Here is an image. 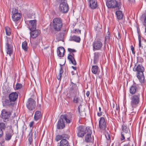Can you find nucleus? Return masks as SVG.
<instances>
[{
    "label": "nucleus",
    "instance_id": "38",
    "mask_svg": "<svg viewBox=\"0 0 146 146\" xmlns=\"http://www.w3.org/2000/svg\"><path fill=\"white\" fill-rule=\"evenodd\" d=\"M6 49L7 50V54H9L10 56H11L13 52V48H7Z\"/></svg>",
    "mask_w": 146,
    "mask_h": 146
},
{
    "label": "nucleus",
    "instance_id": "28",
    "mask_svg": "<svg viewBox=\"0 0 146 146\" xmlns=\"http://www.w3.org/2000/svg\"><path fill=\"white\" fill-rule=\"evenodd\" d=\"M70 39L71 40H73L77 42H80V38L79 36L74 35L70 37Z\"/></svg>",
    "mask_w": 146,
    "mask_h": 146
},
{
    "label": "nucleus",
    "instance_id": "23",
    "mask_svg": "<svg viewBox=\"0 0 146 146\" xmlns=\"http://www.w3.org/2000/svg\"><path fill=\"white\" fill-rule=\"evenodd\" d=\"M60 146H70V145L68 141L65 139H62L60 141Z\"/></svg>",
    "mask_w": 146,
    "mask_h": 146
},
{
    "label": "nucleus",
    "instance_id": "56",
    "mask_svg": "<svg viewBox=\"0 0 146 146\" xmlns=\"http://www.w3.org/2000/svg\"><path fill=\"white\" fill-rule=\"evenodd\" d=\"M34 122L33 121H31L30 122L29 124V126L30 127H32L33 125L34 124Z\"/></svg>",
    "mask_w": 146,
    "mask_h": 146
},
{
    "label": "nucleus",
    "instance_id": "34",
    "mask_svg": "<svg viewBox=\"0 0 146 146\" xmlns=\"http://www.w3.org/2000/svg\"><path fill=\"white\" fill-rule=\"evenodd\" d=\"M6 33L7 35L9 36L11 34V29L8 27H6L5 28Z\"/></svg>",
    "mask_w": 146,
    "mask_h": 146
},
{
    "label": "nucleus",
    "instance_id": "16",
    "mask_svg": "<svg viewBox=\"0 0 146 146\" xmlns=\"http://www.w3.org/2000/svg\"><path fill=\"white\" fill-rule=\"evenodd\" d=\"M18 94L17 92H12L9 96V99L13 102H14L18 97Z\"/></svg>",
    "mask_w": 146,
    "mask_h": 146
},
{
    "label": "nucleus",
    "instance_id": "2",
    "mask_svg": "<svg viewBox=\"0 0 146 146\" xmlns=\"http://www.w3.org/2000/svg\"><path fill=\"white\" fill-rule=\"evenodd\" d=\"M145 68L141 64H136L133 68V71L136 72V76L139 82L141 83H144L145 81V77L143 72Z\"/></svg>",
    "mask_w": 146,
    "mask_h": 146
},
{
    "label": "nucleus",
    "instance_id": "63",
    "mask_svg": "<svg viewBox=\"0 0 146 146\" xmlns=\"http://www.w3.org/2000/svg\"><path fill=\"white\" fill-rule=\"evenodd\" d=\"M145 23L146 24V16L144 18Z\"/></svg>",
    "mask_w": 146,
    "mask_h": 146
},
{
    "label": "nucleus",
    "instance_id": "25",
    "mask_svg": "<svg viewBox=\"0 0 146 146\" xmlns=\"http://www.w3.org/2000/svg\"><path fill=\"white\" fill-rule=\"evenodd\" d=\"M115 14L117 15V18L120 20L122 19L123 17V14L122 12L121 11H118L116 12Z\"/></svg>",
    "mask_w": 146,
    "mask_h": 146
},
{
    "label": "nucleus",
    "instance_id": "53",
    "mask_svg": "<svg viewBox=\"0 0 146 146\" xmlns=\"http://www.w3.org/2000/svg\"><path fill=\"white\" fill-rule=\"evenodd\" d=\"M124 146H133V145L131 143V142H128V143L124 145Z\"/></svg>",
    "mask_w": 146,
    "mask_h": 146
},
{
    "label": "nucleus",
    "instance_id": "20",
    "mask_svg": "<svg viewBox=\"0 0 146 146\" xmlns=\"http://www.w3.org/2000/svg\"><path fill=\"white\" fill-rule=\"evenodd\" d=\"M97 3L96 0H90L89 6L92 9H96L97 7Z\"/></svg>",
    "mask_w": 146,
    "mask_h": 146
},
{
    "label": "nucleus",
    "instance_id": "18",
    "mask_svg": "<svg viewBox=\"0 0 146 146\" xmlns=\"http://www.w3.org/2000/svg\"><path fill=\"white\" fill-rule=\"evenodd\" d=\"M88 130L89 131L85 134L86 135L85 138V141L87 143L90 142L92 139L91 136L92 131L90 129Z\"/></svg>",
    "mask_w": 146,
    "mask_h": 146
},
{
    "label": "nucleus",
    "instance_id": "22",
    "mask_svg": "<svg viewBox=\"0 0 146 146\" xmlns=\"http://www.w3.org/2000/svg\"><path fill=\"white\" fill-rule=\"evenodd\" d=\"M13 134V131L12 130H10L9 132H7L6 134L5 138V140L8 141L10 140Z\"/></svg>",
    "mask_w": 146,
    "mask_h": 146
},
{
    "label": "nucleus",
    "instance_id": "39",
    "mask_svg": "<svg viewBox=\"0 0 146 146\" xmlns=\"http://www.w3.org/2000/svg\"><path fill=\"white\" fill-rule=\"evenodd\" d=\"M110 40V33L109 32H108V34L106 36L105 41H106L107 42H109Z\"/></svg>",
    "mask_w": 146,
    "mask_h": 146
},
{
    "label": "nucleus",
    "instance_id": "12",
    "mask_svg": "<svg viewBox=\"0 0 146 146\" xmlns=\"http://www.w3.org/2000/svg\"><path fill=\"white\" fill-rule=\"evenodd\" d=\"M59 9L60 12L62 13H66L69 10V7L68 4L65 2H62L60 3Z\"/></svg>",
    "mask_w": 146,
    "mask_h": 146
},
{
    "label": "nucleus",
    "instance_id": "17",
    "mask_svg": "<svg viewBox=\"0 0 146 146\" xmlns=\"http://www.w3.org/2000/svg\"><path fill=\"white\" fill-rule=\"evenodd\" d=\"M3 105L4 106L12 107L14 105V102H13L11 101L8 99H5L3 102Z\"/></svg>",
    "mask_w": 146,
    "mask_h": 146
},
{
    "label": "nucleus",
    "instance_id": "44",
    "mask_svg": "<svg viewBox=\"0 0 146 146\" xmlns=\"http://www.w3.org/2000/svg\"><path fill=\"white\" fill-rule=\"evenodd\" d=\"M99 112L97 113V115L98 116L100 117L102 115V112L101 111V108L100 107L99 108Z\"/></svg>",
    "mask_w": 146,
    "mask_h": 146
},
{
    "label": "nucleus",
    "instance_id": "5",
    "mask_svg": "<svg viewBox=\"0 0 146 146\" xmlns=\"http://www.w3.org/2000/svg\"><path fill=\"white\" fill-rule=\"evenodd\" d=\"M106 5L108 8H116L120 9L121 7V3L118 2L116 0H110L106 2Z\"/></svg>",
    "mask_w": 146,
    "mask_h": 146
},
{
    "label": "nucleus",
    "instance_id": "52",
    "mask_svg": "<svg viewBox=\"0 0 146 146\" xmlns=\"http://www.w3.org/2000/svg\"><path fill=\"white\" fill-rule=\"evenodd\" d=\"M73 33H78V32L80 34H81V31L80 30H79V29H75L73 31Z\"/></svg>",
    "mask_w": 146,
    "mask_h": 146
},
{
    "label": "nucleus",
    "instance_id": "14",
    "mask_svg": "<svg viewBox=\"0 0 146 146\" xmlns=\"http://www.w3.org/2000/svg\"><path fill=\"white\" fill-rule=\"evenodd\" d=\"M137 85L135 84H133L130 87L129 92L132 95L137 94V93H140L139 91Z\"/></svg>",
    "mask_w": 146,
    "mask_h": 146
},
{
    "label": "nucleus",
    "instance_id": "45",
    "mask_svg": "<svg viewBox=\"0 0 146 146\" xmlns=\"http://www.w3.org/2000/svg\"><path fill=\"white\" fill-rule=\"evenodd\" d=\"M57 54L60 57H62L64 55V53H62L60 51L58 50V49L57 50Z\"/></svg>",
    "mask_w": 146,
    "mask_h": 146
},
{
    "label": "nucleus",
    "instance_id": "1",
    "mask_svg": "<svg viewBox=\"0 0 146 146\" xmlns=\"http://www.w3.org/2000/svg\"><path fill=\"white\" fill-rule=\"evenodd\" d=\"M141 94V93H137L132 95L130 98L131 113H135L137 111V108L140 102Z\"/></svg>",
    "mask_w": 146,
    "mask_h": 146
},
{
    "label": "nucleus",
    "instance_id": "40",
    "mask_svg": "<svg viewBox=\"0 0 146 146\" xmlns=\"http://www.w3.org/2000/svg\"><path fill=\"white\" fill-rule=\"evenodd\" d=\"M74 97L73 101L76 103H78L79 102L80 100L78 97H77V95L75 96Z\"/></svg>",
    "mask_w": 146,
    "mask_h": 146
},
{
    "label": "nucleus",
    "instance_id": "26",
    "mask_svg": "<svg viewBox=\"0 0 146 146\" xmlns=\"http://www.w3.org/2000/svg\"><path fill=\"white\" fill-rule=\"evenodd\" d=\"M60 68L59 74L57 76V78L58 80H60L62 74L63 72V70L62 67V65L60 64Z\"/></svg>",
    "mask_w": 146,
    "mask_h": 146
},
{
    "label": "nucleus",
    "instance_id": "48",
    "mask_svg": "<svg viewBox=\"0 0 146 146\" xmlns=\"http://www.w3.org/2000/svg\"><path fill=\"white\" fill-rule=\"evenodd\" d=\"M68 51L71 53H72V52H76V51L75 50L70 48H68Z\"/></svg>",
    "mask_w": 146,
    "mask_h": 146
},
{
    "label": "nucleus",
    "instance_id": "6",
    "mask_svg": "<svg viewBox=\"0 0 146 146\" xmlns=\"http://www.w3.org/2000/svg\"><path fill=\"white\" fill-rule=\"evenodd\" d=\"M77 128V136L80 137H82L85 134L89 131L88 130L90 129L89 127L82 125L79 126Z\"/></svg>",
    "mask_w": 146,
    "mask_h": 146
},
{
    "label": "nucleus",
    "instance_id": "27",
    "mask_svg": "<svg viewBox=\"0 0 146 146\" xmlns=\"http://www.w3.org/2000/svg\"><path fill=\"white\" fill-rule=\"evenodd\" d=\"M12 40L11 38H9L7 39V42L6 44V48H13V46L12 45Z\"/></svg>",
    "mask_w": 146,
    "mask_h": 146
},
{
    "label": "nucleus",
    "instance_id": "64",
    "mask_svg": "<svg viewBox=\"0 0 146 146\" xmlns=\"http://www.w3.org/2000/svg\"><path fill=\"white\" fill-rule=\"evenodd\" d=\"M144 25H145V32H146V24H145H145H144Z\"/></svg>",
    "mask_w": 146,
    "mask_h": 146
},
{
    "label": "nucleus",
    "instance_id": "49",
    "mask_svg": "<svg viewBox=\"0 0 146 146\" xmlns=\"http://www.w3.org/2000/svg\"><path fill=\"white\" fill-rule=\"evenodd\" d=\"M116 37L118 40L119 39L121 38V35L119 32H118L117 34L116 35Z\"/></svg>",
    "mask_w": 146,
    "mask_h": 146
},
{
    "label": "nucleus",
    "instance_id": "61",
    "mask_svg": "<svg viewBox=\"0 0 146 146\" xmlns=\"http://www.w3.org/2000/svg\"><path fill=\"white\" fill-rule=\"evenodd\" d=\"M115 107V105L113 104L112 105H111V108H114Z\"/></svg>",
    "mask_w": 146,
    "mask_h": 146
},
{
    "label": "nucleus",
    "instance_id": "50",
    "mask_svg": "<svg viewBox=\"0 0 146 146\" xmlns=\"http://www.w3.org/2000/svg\"><path fill=\"white\" fill-rule=\"evenodd\" d=\"M106 138L107 140H110V135L108 133H107L105 134Z\"/></svg>",
    "mask_w": 146,
    "mask_h": 146
},
{
    "label": "nucleus",
    "instance_id": "10",
    "mask_svg": "<svg viewBox=\"0 0 146 146\" xmlns=\"http://www.w3.org/2000/svg\"><path fill=\"white\" fill-rule=\"evenodd\" d=\"M18 11L15 8L13 9L12 12L13 14L12 17L13 20L15 22H17L21 18V15L18 12Z\"/></svg>",
    "mask_w": 146,
    "mask_h": 146
},
{
    "label": "nucleus",
    "instance_id": "57",
    "mask_svg": "<svg viewBox=\"0 0 146 146\" xmlns=\"http://www.w3.org/2000/svg\"><path fill=\"white\" fill-rule=\"evenodd\" d=\"M3 133L2 130L0 129V138L3 135Z\"/></svg>",
    "mask_w": 146,
    "mask_h": 146
},
{
    "label": "nucleus",
    "instance_id": "47",
    "mask_svg": "<svg viewBox=\"0 0 146 146\" xmlns=\"http://www.w3.org/2000/svg\"><path fill=\"white\" fill-rule=\"evenodd\" d=\"M31 42L33 47L35 48L36 47V46L37 45V43L36 42L34 43V41L33 40L31 41Z\"/></svg>",
    "mask_w": 146,
    "mask_h": 146
},
{
    "label": "nucleus",
    "instance_id": "60",
    "mask_svg": "<svg viewBox=\"0 0 146 146\" xmlns=\"http://www.w3.org/2000/svg\"><path fill=\"white\" fill-rule=\"evenodd\" d=\"M72 68L74 70H77V68H76V67H74V66H72Z\"/></svg>",
    "mask_w": 146,
    "mask_h": 146
},
{
    "label": "nucleus",
    "instance_id": "37",
    "mask_svg": "<svg viewBox=\"0 0 146 146\" xmlns=\"http://www.w3.org/2000/svg\"><path fill=\"white\" fill-rule=\"evenodd\" d=\"M5 124L3 123H0V129L2 130L3 131L5 130L6 128Z\"/></svg>",
    "mask_w": 146,
    "mask_h": 146
},
{
    "label": "nucleus",
    "instance_id": "3",
    "mask_svg": "<svg viewBox=\"0 0 146 146\" xmlns=\"http://www.w3.org/2000/svg\"><path fill=\"white\" fill-rule=\"evenodd\" d=\"M72 115L70 113L61 115L58 122L57 128L62 129L64 128L65 127V121L67 123H69L72 121Z\"/></svg>",
    "mask_w": 146,
    "mask_h": 146
},
{
    "label": "nucleus",
    "instance_id": "58",
    "mask_svg": "<svg viewBox=\"0 0 146 146\" xmlns=\"http://www.w3.org/2000/svg\"><path fill=\"white\" fill-rule=\"evenodd\" d=\"M116 109L118 112L119 111V107L118 105L117 106V104L116 105Z\"/></svg>",
    "mask_w": 146,
    "mask_h": 146
},
{
    "label": "nucleus",
    "instance_id": "32",
    "mask_svg": "<svg viewBox=\"0 0 146 146\" xmlns=\"http://www.w3.org/2000/svg\"><path fill=\"white\" fill-rule=\"evenodd\" d=\"M28 140L29 144L31 145L33 141L32 131H31L28 135Z\"/></svg>",
    "mask_w": 146,
    "mask_h": 146
},
{
    "label": "nucleus",
    "instance_id": "30",
    "mask_svg": "<svg viewBox=\"0 0 146 146\" xmlns=\"http://www.w3.org/2000/svg\"><path fill=\"white\" fill-rule=\"evenodd\" d=\"M27 45V43L26 41H24L22 43V48L26 52L28 50V47Z\"/></svg>",
    "mask_w": 146,
    "mask_h": 146
},
{
    "label": "nucleus",
    "instance_id": "11",
    "mask_svg": "<svg viewBox=\"0 0 146 146\" xmlns=\"http://www.w3.org/2000/svg\"><path fill=\"white\" fill-rule=\"evenodd\" d=\"M36 102L32 98H29L27 103L26 106L28 109L30 110H34L36 107Z\"/></svg>",
    "mask_w": 146,
    "mask_h": 146
},
{
    "label": "nucleus",
    "instance_id": "55",
    "mask_svg": "<svg viewBox=\"0 0 146 146\" xmlns=\"http://www.w3.org/2000/svg\"><path fill=\"white\" fill-rule=\"evenodd\" d=\"M125 139V136L124 134H123L121 133V141L124 140Z\"/></svg>",
    "mask_w": 146,
    "mask_h": 146
},
{
    "label": "nucleus",
    "instance_id": "29",
    "mask_svg": "<svg viewBox=\"0 0 146 146\" xmlns=\"http://www.w3.org/2000/svg\"><path fill=\"white\" fill-rule=\"evenodd\" d=\"M98 69V67L97 66H93L92 68V71L94 74H96L97 73Z\"/></svg>",
    "mask_w": 146,
    "mask_h": 146
},
{
    "label": "nucleus",
    "instance_id": "21",
    "mask_svg": "<svg viewBox=\"0 0 146 146\" xmlns=\"http://www.w3.org/2000/svg\"><path fill=\"white\" fill-rule=\"evenodd\" d=\"M74 54L73 53H70L68 54V59L71 62L72 64L74 65L76 64V62L74 58Z\"/></svg>",
    "mask_w": 146,
    "mask_h": 146
},
{
    "label": "nucleus",
    "instance_id": "33",
    "mask_svg": "<svg viewBox=\"0 0 146 146\" xmlns=\"http://www.w3.org/2000/svg\"><path fill=\"white\" fill-rule=\"evenodd\" d=\"M137 33L138 35V40L139 41V47H141L142 48H143V47L141 46V35L140 33V31L139 30H137Z\"/></svg>",
    "mask_w": 146,
    "mask_h": 146
},
{
    "label": "nucleus",
    "instance_id": "43",
    "mask_svg": "<svg viewBox=\"0 0 146 146\" xmlns=\"http://www.w3.org/2000/svg\"><path fill=\"white\" fill-rule=\"evenodd\" d=\"M62 139V135H58L56 136L55 139L56 141H58Z\"/></svg>",
    "mask_w": 146,
    "mask_h": 146
},
{
    "label": "nucleus",
    "instance_id": "13",
    "mask_svg": "<svg viewBox=\"0 0 146 146\" xmlns=\"http://www.w3.org/2000/svg\"><path fill=\"white\" fill-rule=\"evenodd\" d=\"M93 50L95 51L96 50H100L103 46V44L102 42L99 40L94 41L93 44Z\"/></svg>",
    "mask_w": 146,
    "mask_h": 146
},
{
    "label": "nucleus",
    "instance_id": "51",
    "mask_svg": "<svg viewBox=\"0 0 146 146\" xmlns=\"http://www.w3.org/2000/svg\"><path fill=\"white\" fill-rule=\"evenodd\" d=\"M62 139L64 138L68 139L69 137V136L66 134H62Z\"/></svg>",
    "mask_w": 146,
    "mask_h": 146
},
{
    "label": "nucleus",
    "instance_id": "31",
    "mask_svg": "<svg viewBox=\"0 0 146 146\" xmlns=\"http://www.w3.org/2000/svg\"><path fill=\"white\" fill-rule=\"evenodd\" d=\"M99 53H97L95 54L94 58V64H96L98 62L99 57Z\"/></svg>",
    "mask_w": 146,
    "mask_h": 146
},
{
    "label": "nucleus",
    "instance_id": "35",
    "mask_svg": "<svg viewBox=\"0 0 146 146\" xmlns=\"http://www.w3.org/2000/svg\"><path fill=\"white\" fill-rule=\"evenodd\" d=\"M122 131L125 133H127L129 132V128L127 127L125 125H123L122 126Z\"/></svg>",
    "mask_w": 146,
    "mask_h": 146
},
{
    "label": "nucleus",
    "instance_id": "9",
    "mask_svg": "<svg viewBox=\"0 0 146 146\" xmlns=\"http://www.w3.org/2000/svg\"><path fill=\"white\" fill-rule=\"evenodd\" d=\"M107 122L106 118L102 117L100 118L99 120V127L101 131L104 130L107 127Z\"/></svg>",
    "mask_w": 146,
    "mask_h": 146
},
{
    "label": "nucleus",
    "instance_id": "15",
    "mask_svg": "<svg viewBox=\"0 0 146 146\" xmlns=\"http://www.w3.org/2000/svg\"><path fill=\"white\" fill-rule=\"evenodd\" d=\"M28 26L29 28L30 31L35 30L36 28V21L35 20L29 21Z\"/></svg>",
    "mask_w": 146,
    "mask_h": 146
},
{
    "label": "nucleus",
    "instance_id": "24",
    "mask_svg": "<svg viewBox=\"0 0 146 146\" xmlns=\"http://www.w3.org/2000/svg\"><path fill=\"white\" fill-rule=\"evenodd\" d=\"M41 117V112L39 111H36L35 113L34 117V120L36 121L40 119Z\"/></svg>",
    "mask_w": 146,
    "mask_h": 146
},
{
    "label": "nucleus",
    "instance_id": "62",
    "mask_svg": "<svg viewBox=\"0 0 146 146\" xmlns=\"http://www.w3.org/2000/svg\"><path fill=\"white\" fill-rule=\"evenodd\" d=\"M129 1L131 3H133L135 1V0H133L132 1H131V0H129Z\"/></svg>",
    "mask_w": 146,
    "mask_h": 146
},
{
    "label": "nucleus",
    "instance_id": "36",
    "mask_svg": "<svg viewBox=\"0 0 146 146\" xmlns=\"http://www.w3.org/2000/svg\"><path fill=\"white\" fill-rule=\"evenodd\" d=\"M124 135L125 137L127 138V140H126V141H128V142H131L130 140V138L131 137V134L129 132H127V133H125L124 134Z\"/></svg>",
    "mask_w": 146,
    "mask_h": 146
},
{
    "label": "nucleus",
    "instance_id": "7",
    "mask_svg": "<svg viewBox=\"0 0 146 146\" xmlns=\"http://www.w3.org/2000/svg\"><path fill=\"white\" fill-rule=\"evenodd\" d=\"M69 93L72 96H74L79 94L78 88L76 84L72 82L69 91Z\"/></svg>",
    "mask_w": 146,
    "mask_h": 146
},
{
    "label": "nucleus",
    "instance_id": "54",
    "mask_svg": "<svg viewBox=\"0 0 146 146\" xmlns=\"http://www.w3.org/2000/svg\"><path fill=\"white\" fill-rule=\"evenodd\" d=\"M131 49L132 51V53L134 54H135V51L134 48L133 47V46L132 45H131Z\"/></svg>",
    "mask_w": 146,
    "mask_h": 146
},
{
    "label": "nucleus",
    "instance_id": "8",
    "mask_svg": "<svg viewBox=\"0 0 146 146\" xmlns=\"http://www.w3.org/2000/svg\"><path fill=\"white\" fill-rule=\"evenodd\" d=\"M11 114V111L6 109H3L1 111V118L3 119L4 122H7L9 120Z\"/></svg>",
    "mask_w": 146,
    "mask_h": 146
},
{
    "label": "nucleus",
    "instance_id": "59",
    "mask_svg": "<svg viewBox=\"0 0 146 146\" xmlns=\"http://www.w3.org/2000/svg\"><path fill=\"white\" fill-rule=\"evenodd\" d=\"M90 93L89 91H87L86 92V95L88 97H89V95H90Z\"/></svg>",
    "mask_w": 146,
    "mask_h": 146
},
{
    "label": "nucleus",
    "instance_id": "19",
    "mask_svg": "<svg viewBox=\"0 0 146 146\" xmlns=\"http://www.w3.org/2000/svg\"><path fill=\"white\" fill-rule=\"evenodd\" d=\"M30 32L31 36L33 38L37 37L39 35L40 32V30H31Z\"/></svg>",
    "mask_w": 146,
    "mask_h": 146
},
{
    "label": "nucleus",
    "instance_id": "4",
    "mask_svg": "<svg viewBox=\"0 0 146 146\" xmlns=\"http://www.w3.org/2000/svg\"><path fill=\"white\" fill-rule=\"evenodd\" d=\"M62 26V21L61 19L59 18H55L53 19V27L55 31H60Z\"/></svg>",
    "mask_w": 146,
    "mask_h": 146
},
{
    "label": "nucleus",
    "instance_id": "42",
    "mask_svg": "<svg viewBox=\"0 0 146 146\" xmlns=\"http://www.w3.org/2000/svg\"><path fill=\"white\" fill-rule=\"evenodd\" d=\"M58 50L60 51L62 53H65V50L64 48L62 47H59L58 48Z\"/></svg>",
    "mask_w": 146,
    "mask_h": 146
},
{
    "label": "nucleus",
    "instance_id": "46",
    "mask_svg": "<svg viewBox=\"0 0 146 146\" xmlns=\"http://www.w3.org/2000/svg\"><path fill=\"white\" fill-rule=\"evenodd\" d=\"M60 35V34H58L57 35V37H56V38L57 41H59L61 40L62 39V37L59 36Z\"/></svg>",
    "mask_w": 146,
    "mask_h": 146
},
{
    "label": "nucleus",
    "instance_id": "41",
    "mask_svg": "<svg viewBox=\"0 0 146 146\" xmlns=\"http://www.w3.org/2000/svg\"><path fill=\"white\" fill-rule=\"evenodd\" d=\"M22 87V84L19 83H17L16 85L15 88L16 90L21 89Z\"/></svg>",
    "mask_w": 146,
    "mask_h": 146
}]
</instances>
